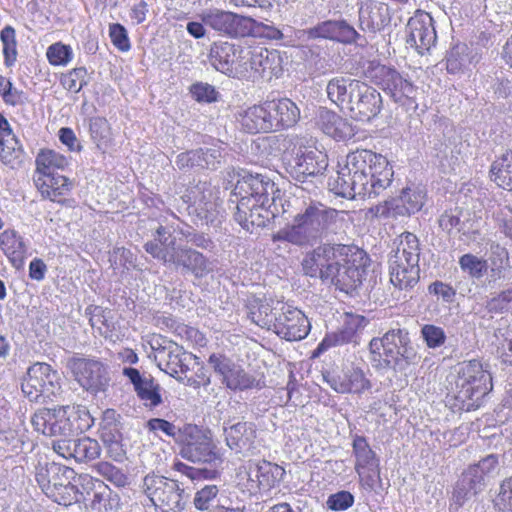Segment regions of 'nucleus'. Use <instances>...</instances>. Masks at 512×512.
Wrapping results in <instances>:
<instances>
[{
	"label": "nucleus",
	"instance_id": "f257e3e1",
	"mask_svg": "<svg viewBox=\"0 0 512 512\" xmlns=\"http://www.w3.org/2000/svg\"><path fill=\"white\" fill-rule=\"evenodd\" d=\"M394 171L386 157L371 150L358 149L346 156L345 164L328 181L338 196L354 199L371 198L387 189Z\"/></svg>",
	"mask_w": 512,
	"mask_h": 512
},
{
	"label": "nucleus",
	"instance_id": "f03ea898",
	"mask_svg": "<svg viewBox=\"0 0 512 512\" xmlns=\"http://www.w3.org/2000/svg\"><path fill=\"white\" fill-rule=\"evenodd\" d=\"M367 260L363 250L326 243L306 253L301 266L304 275L331 283L350 294L362 284Z\"/></svg>",
	"mask_w": 512,
	"mask_h": 512
},
{
	"label": "nucleus",
	"instance_id": "7ed1b4c3",
	"mask_svg": "<svg viewBox=\"0 0 512 512\" xmlns=\"http://www.w3.org/2000/svg\"><path fill=\"white\" fill-rule=\"evenodd\" d=\"M227 175L231 185L225 188H233L231 194L236 198L229 201L237 203L234 218L245 230L265 226L270 217L279 213L276 198L271 197L275 184L268 177L246 171H231Z\"/></svg>",
	"mask_w": 512,
	"mask_h": 512
},
{
	"label": "nucleus",
	"instance_id": "20e7f679",
	"mask_svg": "<svg viewBox=\"0 0 512 512\" xmlns=\"http://www.w3.org/2000/svg\"><path fill=\"white\" fill-rule=\"evenodd\" d=\"M288 206L295 208L292 222L272 235L273 242L312 247L322 240L339 215L337 210L310 198L294 197Z\"/></svg>",
	"mask_w": 512,
	"mask_h": 512
},
{
	"label": "nucleus",
	"instance_id": "39448f33",
	"mask_svg": "<svg viewBox=\"0 0 512 512\" xmlns=\"http://www.w3.org/2000/svg\"><path fill=\"white\" fill-rule=\"evenodd\" d=\"M144 248L153 258L175 268H181L197 279L213 272L209 258L189 246L176 245V238L163 226L157 229L154 240L147 242Z\"/></svg>",
	"mask_w": 512,
	"mask_h": 512
},
{
	"label": "nucleus",
	"instance_id": "423d86ee",
	"mask_svg": "<svg viewBox=\"0 0 512 512\" xmlns=\"http://www.w3.org/2000/svg\"><path fill=\"white\" fill-rule=\"evenodd\" d=\"M371 360L375 366L405 371L410 365L418 363L420 356L412 346L406 329H391L382 337H375L369 343Z\"/></svg>",
	"mask_w": 512,
	"mask_h": 512
},
{
	"label": "nucleus",
	"instance_id": "0eeeda50",
	"mask_svg": "<svg viewBox=\"0 0 512 512\" xmlns=\"http://www.w3.org/2000/svg\"><path fill=\"white\" fill-rule=\"evenodd\" d=\"M491 374L477 360L463 362L458 366L455 380V399L459 409H478L484 397L492 390Z\"/></svg>",
	"mask_w": 512,
	"mask_h": 512
},
{
	"label": "nucleus",
	"instance_id": "6e6552de",
	"mask_svg": "<svg viewBox=\"0 0 512 512\" xmlns=\"http://www.w3.org/2000/svg\"><path fill=\"white\" fill-rule=\"evenodd\" d=\"M179 444L181 457L190 462L208 464L221 462V454L211 437L196 425L185 424L182 427Z\"/></svg>",
	"mask_w": 512,
	"mask_h": 512
},
{
	"label": "nucleus",
	"instance_id": "1a4fd4ad",
	"mask_svg": "<svg viewBox=\"0 0 512 512\" xmlns=\"http://www.w3.org/2000/svg\"><path fill=\"white\" fill-rule=\"evenodd\" d=\"M144 490L153 505L163 512H182L186 501L177 481L159 475L144 478Z\"/></svg>",
	"mask_w": 512,
	"mask_h": 512
},
{
	"label": "nucleus",
	"instance_id": "9d476101",
	"mask_svg": "<svg viewBox=\"0 0 512 512\" xmlns=\"http://www.w3.org/2000/svg\"><path fill=\"white\" fill-rule=\"evenodd\" d=\"M199 18L207 27L230 38L250 36L255 26L251 17L218 8L202 11Z\"/></svg>",
	"mask_w": 512,
	"mask_h": 512
},
{
	"label": "nucleus",
	"instance_id": "9b49d317",
	"mask_svg": "<svg viewBox=\"0 0 512 512\" xmlns=\"http://www.w3.org/2000/svg\"><path fill=\"white\" fill-rule=\"evenodd\" d=\"M21 389L32 402L50 398L60 391L59 376L49 364L37 362L28 368Z\"/></svg>",
	"mask_w": 512,
	"mask_h": 512
},
{
	"label": "nucleus",
	"instance_id": "f8f14e48",
	"mask_svg": "<svg viewBox=\"0 0 512 512\" xmlns=\"http://www.w3.org/2000/svg\"><path fill=\"white\" fill-rule=\"evenodd\" d=\"M68 367L79 385L93 394L105 392L109 386L108 369L100 361L74 357L68 361Z\"/></svg>",
	"mask_w": 512,
	"mask_h": 512
},
{
	"label": "nucleus",
	"instance_id": "ddd939ff",
	"mask_svg": "<svg viewBox=\"0 0 512 512\" xmlns=\"http://www.w3.org/2000/svg\"><path fill=\"white\" fill-rule=\"evenodd\" d=\"M355 457V471L361 485L366 490H373L380 480L379 459L363 436H355L352 443Z\"/></svg>",
	"mask_w": 512,
	"mask_h": 512
},
{
	"label": "nucleus",
	"instance_id": "4468645a",
	"mask_svg": "<svg viewBox=\"0 0 512 512\" xmlns=\"http://www.w3.org/2000/svg\"><path fill=\"white\" fill-rule=\"evenodd\" d=\"M355 93L346 110L350 116L358 121H370L376 117L382 109L381 94L373 87L364 82L355 84Z\"/></svg>",
	"mask_w": 512,
	"mask_h": 512
},
{
	"label": "nucleus",
	"instance_id": "2eb2a0df",
	"mask_svg": "<svg viewBox=\"0 0 512 512\" xmlns=\"http://www.w3.org/2000/svg\"><path fill=\"white\" fill-rule=\"evenodd\" d=\"M271 330L287 341H298L308 335L310 322L302 311L285 304Z\"/></svg>",
	"mask_w": 512,
	"mask_h": 512
},
{
	"label": "nucleus",
	"instance_id": "dca6fc26",
	"mask_svg": "<svg viewBox=\"0 0 512 512\" xmlns=\"http://www.w3.org/2000/svg\"><path fill=\"white\" fill-rule=\"evenodd\" d=\"M406 43L423 55L436 41L433 19L428 13H418L406 25Z\"/></svg>",
	"mask_w": 512,
	"mask_h": 512
},
{
	"label": "nucleus",
	"instance_id": "f3484780",
	"mask_svg": "<svg viewBox=\"0 0 512 512\" xmlns=\"http://www.w3.org/2000/svg\"><path fill=\"white\" fill-rule=\"evenodd\" d=\"M208 362L214 371L222 377L223 383L232 390L251 389L258 385L252 376L223 355L212 354Z\"/></svg>",
	"mask_w": 512,
	"mask_h": 512
},
{
	"label": "nucleus",
	"instance_id": "a211bd4d",
	"mask_svg": "<svg viewBox=\"0 0 512 512\" xmlns=\"http://www.w3.org/2000/svg\"><path fill=\"white\" fill-rule=\"evenodd\" d=\"M374 78L376 84L389 94L395 102H404L406 99H412L415 95L413 84L403 78L394 68L384 65L379 66L375 69Z\"/></svg>",
	"mask_w": 512,
	"mask_h": 512
},
{
	"label": "nucleus",
	"instance_id": "6ab92c4d",
	"mask_svg": "<svg viewBox=\"0 0 512 512\" xmlns=\"http://www.w3.org/2000/svg\"><path fill=\"white\" fill-rule=\"evenodd\" d=\"M308 39H327L344 44H352L359 33L345 20H326L303 31Z\"/></svg>",
	"mask_w": 512,
	"mask_h": 512
},
{
	"label": "nucleus",
	"instance_id": "aec40b11",
	"mask_svg": "<svg viewBox=\"0 0 512 512\" xmlns=\"http://www.w3.org/2000/svg\"><path fill=\"white\" fill-rule=\"evenodd\" d=\"M282 58L277 50L264 47H253L251 78L270 81L282 75Z\"/></svg>",
	"mask_w": 512,
	"mask_h": 512
},
{
	"label": "nucleus",
	"instance_id": "412c9836",
	"mask_svg": "<svg viewBox=\"0 0 512 512\" xmlns=\"http://www.w3.org/2000/svg\"><path fill=\"white\" fill-rule=\"evenodd\" d=\"M419 260L390 256L388 260L390 282L399 290H410L419 281Z\"/></svg>",
	"mask_w": 512,
	"mask_h": 512
},
{
	"label": "nucleus",
	"instance_id": "4be33fe9",
	"mask_svg": "<svg viewBox=\"0 0 512 512\" xmlns=\"http://www.w3.org/2000/svg\"><path fill=\"white\" fill-rule=\"evenodd\" d=\"M328 166L327 157L318 150H305L297 153L289 162L288 171L296 180L322 173Z\"/></svg>",
	"mask_w": 512,
	"mask_h": 512
},
{
	"label": "nucleus",
	"instance_id": "5701e85b",
	"mask_svg": "<svg viewBox=\"0 0 512 512\" xmlns=\"http://www.w3.org/2000/svg\"><path fill=\"white\" fill-rule=\"evenodd\" d=\"M123 374L131 381L137 397L146 408L153 409L162 404L161 387L151 376H142L137 369L131 367H125Z\"/></svg>",
	"mask_w": 512,
	"mask_h": 512
},
{
	"label": "nucleus",
	"instance_id": "b1692460",
	"mask_svg": "<svg viewBox=\"0 0 512 512\" xmlns=\"http://www.w3.org/2000/svg\"><path fill=\"white\" fill-rule=\"evenodd\" d=\"M256 426L252 422L224 423V436L227 446L236 453L252 452L256 439Z\"/></svg>",
	"mask_w": 512,
	"mask_h": 512
},
{
	"label": "nucleus",
	"instance_id": "393cba45",
	"mask_svg": "<svg viewBox=\"0 0 512 512\" xmlns=\"http://www.w3.org/2000/svg\"><path fill=\"white\" fill-rule=\"evenodd\" d=\"M328 383L338 393H363L371 388V382L359 367H350L342 374L332 376Z\"/></svg>",
	"mask_w": 512,
	"mask_h": 512
},
{
	"label": "nucleus",
	"instance_id": "a878e982",
	"mask_svg": "<svg viewBox=\"0 0 512 512\" xmlns=\"http://www.w3.org/2000/svg\"><path fill=\"white\" fill-rule=\"evenodd\" d=\"M285 303L274 298H256L250 302L249 317L256 325L271 330Z\"/></svg>",
	"mask_w": 512,
	"mask_h": 512
},
{
	"label": "nucleus",
	"instance_id": "bb28decb",
	"mask_svg": "<svg viewBox=\"0 0 512 512\" xmlns=\"http://www.w3.org/2000/svg\"><path fill=\"white\" fill-rule=\"evenodd\" d=\"M73 474V469L54 462L45 464L39 463L36 466L35 478L42 491L47 495V492L55 490L61 482L70 480Z\"/></svg>",
	"mask_w": 512,
	"mask_h": 512
},
{
	"label": "nucleus",
	"instance_id": "cd10ccee",
	"mask_svg": "<svg viewBox=\"0 0 512 512\" xmlns=\"http://www.w3.org/2000/svg\"><path fill=\"white\" fill-rule=\"evenodd\" d=\"M188 355L181 351V348L175 346L173 349H164L159 353V368L173 378L187 385L191 384V379L186 377L188 365L185 360Z\"/></svg>",
	"mask_w": 512,
	"mask_h": 512
},
{
	"label": "nucleus",
	"instance_id": "c85d7f7f",
	"mask_svg": "<svg viewBox=\"0 0 512 512\" xmlns=\"http://www.w3.org/2000/svg\"><path fill=\"white\" fill-rule=\"evenodd\" d=\"M33 180L42 197L53 202L62 203V197L72 188V182L60 174L33 176Z\"/></svg>",
	"mask_w": 512,
	"mask_h": 512
},
{
	"label": "nucleus",
	"instance_id": "c756f323",
	"mask_svg": "<svg viewBox=\"0 0 512 512\" xmlns=\"http://www.w3.org/2000/svg\"><path fill=\"white\" fill-rule=\"evenodd\" d=\"M486 477L470 465L462 474L461 478L456 483L454 488L453 497L458 504H462L466 499L476 495L485 487Z\"/></svg>",
	"mask_w": 512,
	"mask_h": 512
},
{
	"label": "nucleus",
	"instance_id": "7c9ffc66",
	"mask_svg": "<svg viewBox=\"0 0 512 512\" xmlns=\"http://www.w3.org/2000/svg\"><path fill=\"white\" fill-rule=\"evenodd\" d=\"M486 477L470 465L462 474L461 478L456 483L454 488L453 497L458 504H462L466 499L476 495L485 487Z\"/></svg>",
	"mask_w": 512,
	"mask_h": 512
},
{
	"label": "nucleus",
	"instance_id": "2f4dec72",
	"mask_svg": "<svg viewBox=\"0 0 512 512\" xmlns=\"http://www.w3.org/2000/svg\"><path fill=\"white\" fill-rule=\"evenodd\" d=\"M317 125L328 136L344 140L352 135L349 123L336 112L320 107L317 113Z\"/></svg>",
	"mask_w": 512,
	"mask_h": 512
},
{
	"label": "nucleus",
	"instance_id": "473e14b6",
	"mask_svg": "<svg viewBox=\"0 0 512 512\" xmlns=\"http://www.w3.org/2000/svg\"><path fill=\"white\" fill-rule=\"evenodd\" d=\"M366 323L367 321L363 316H348L345 327L338 333L327 335L318 345L314 355H318L332 346L342 345L355 341L357 330L363 328Z\"/></svg>",
	"mask_w": 512,
	"mask_h": 512
},
{
	"label": "nucleus",
	"instance_id": "72a5a7b5",
	"mask_svg": "<svg viewBox=\"0 0 512 512\" xmlns=\"http://www.w3.org/2000/svg\"><path fill=\"white\" fill-rule=\"evenodd\" d=\"M0 248L13 267L16 269L23 267L27 246L20 234L12 229L3 231L0 234Z\"/></svg>",
	"mask_w": 512,
	"mask_h": 512
},
{
	"label": "nucleus",
	"instance_id": "f704fd0d",
	"mask_svg": "<svg viewBox=\"0 0 512 512\" xmlns=\"http://www.w3.org/2000/svg\"><path fill=\"white\" fill-rule=\"evenodd\" d=\"M238 44L230 42L214 43L210 50L209 61L219 72L233 77L234 67L237 63L236 53Z\"/></svg>",
	"mask_w": 512,
	"mask_h": 512
},
{
	"label": "nucleus",
	"instance_id": "c9c22d12",
	"mask_svg": "<svg viewBox=\"0 0 512 512\" xmlns=\"http://www.w3.org/2000/svg\"><path fill=\"white\" fill-rule=\"evenodd\" d=\"M360 80L345 76H336L327 83L326 92L328 98L342 110H346L348 104L355 93V84H360Z\"/></svg>",
	"mask_w": 512,
	"mask_h": 512
},
{
	"label": "nucleus",
	"instance_id": "e433bc0d",
	"mask_svg": "<svg viewBox=\"0 0 512 512\" xmlns=\"http://www.w3.org/2000/svg\"><path fill=\"white\" fill-rule=\"evenodd\" d=\"M77 411L74 406H61L56 408L55 419L49 437H72L83 427L75 426Z\"/></svg>",
	"mask_w": 512,
	"mask_h": 512
},
{
	"label": "nucleus",
	"instance_id": "4c0bfd02",
	"mask_svg": "<svg viewBox=\"0 0 512 512\" xmlns=\"http://www.w3.org/2000/svg\"><path fill=\"white\" fill-rule=\"evenodd\" d=\"M36 170L34 176L59 174L57 170H64L68 159L54 150H41L35 159Z\"/></svg>",
	"mask_w": 512,
	"mask_h": 512
},
{
	"label": "nucleus",
	"instance_id": "58836bf2",
	"mask_svg": "<svg viewBox=\"0 0 512 512\" xmlns=\"http://www.w3.org/2000/svg\"><path fill=\"white\" fill-rule=\"evenodd\" d=\"M270 109L264 107V103L249 107L241 117L242 128L251 134L259 132H270L267 115Z\"/></svg>",
	"mask_w": 512,
	"mask_h": 512
},
{
	"label": "nucleus",
	"instance_id": "ea45409f",
	"mask_svg": "<svg viewBox=\"0 0 512 512\" xmlns=\"http://www.w3.org/2000/svg\"><path fill=\"white\" fill-rule=\"evenodd\" d=\"M255 477L259 484V490H268L276 486L283 480L285 470L278 464L271 463L266 460L256 462Z\"/></svg>",
	"mask_w": 512,
	"mask_h": 512
},
{
	"label": "nucleus",
	"instance_id": "a19ab883",
	"mask_svg": "<svg viewBox=\"0 0 512 512\" xmlns=\"http://www.w3.org/2000/svg\"><path fill=\"white\" fill-rule=\"evenodd\" d=\"M271 108L280 118V127L283 129L295 126L300 119L299 107L289 98L276 99Z\"/></svg>",
	"mask_w": 512,
	"mask_h": 512
},
{
	"label": "nucleus",
	"instance_id": "79ce46f5",
	"mask_svg": "<svg viewBox=\"0 0 512 512\" xmlns=\"http://www.w3.org/2000/svg\"><path fill=\"white\" fill-rule=\"evenodd\" d=\"M490 172L498 186L512 191V150L495 161Z\"/></svg>",
	"mask_w": 512,
	"mask_h": 512
},
{
	"label": "nucleus",
	"instance_id": "37998d69",
	"mask_svg": "<svg viewBox=\"0 0 512 512\" xmlns=\"http://www.w3.org/2000/svg\"><path fill=\"white\" fill-rule=\"evenodd\" d=\"M471 62L469 48L465 43L455 44L447 53L446 69L449 73L462 72Z\"/></svg>",
	"mask_w": 512,
	"mask_h": 512
},
{
	"label": "nucleus",
	"instance_id": "c03bdc74",
	"mask_svg": "<svg viewBox=\"0 0 512 512\" xmlns=\"http://www.w3.org/2000/svg\"><path fill=\"white\" fill-rule=\"evenodd\" d=\"M396 244L390 256L419 260L420 248L416 235L404 232L397 238Z\"/></svg>",
	"mask_w": 512,
	"mask_h": 512
},
{
	"label": "nucleus",
	"instance_id": "a18cd8bd",
	"mask_svg": "<svg viewBox=\"0 0 512 512\" xmlns=\"http://www.w3.org/2000/svg\"><path fill=\"white\" fill-rule=\"evenodd\" d=\"M100 438L107 447L110 457L116 461L123 459L125 452L120 443V433L114 426L101 425Z\"/></svg>",
	"mask_w": 512,
	"mask_h": 512
},
{
	"label": "nucleus",
	"instance_id": "49530a36",
	"mask_svg": "<svg viewBox=\"0 0 512 512\" xmlns=\"http://www.w3.org/2000/svg\"><path fill=\"white\" fill-rule=\"evenodd\" d=\"M0 146V159L4 164L14 166L21 162L24 151L14 134L0 139Z\"/></svg>",
	"mask_w": 512,
	"mask_h": 512
},
{
	"label": "nucleus",
	"instance_id": "de8ad7c7",
	"mask_svg": "<svg viewBox=\"0 0 512 512\" xmlns=\"http://www.w3.org/2000/svg\"><path fill=\"white\" fill-rule=\"evenodd\" d=\"M73 458L78 462L91 461L100 455L99 443L89 437L76 439L73 444Z\"/></svg>",
	"mask_w": 512,
	"mask_h": 512
},
{
	"label": "nucleus",
	"instance_id": "09e8293b",
	"mask_svg": "<svg viewBox=\"0 0 512 512\" xmlns=\"http://www.w3.org/2000/svg\"><path fill=\"white\" fill-rule=\"evenodd\" d=\"M79 495L80 493L76 486L72 485L70 480H66V482H61L55 490L47 492L46 496L60 505L69 506L80 500Z\"/></svg>",
	"mask_w": 512,
	"mask_h": 512
},
{
	"label": "nucleus",
	"instance_id": "8fccbe9b",
	"mask_svg": "<svg viewBox=\"0 0 512 512\" xmlns=\"http://www.w3.org/2000/svg\"><path fill=\"white\" fill-rule=\"evenodd\" d=\"M197 216L208 225L217 226L220 223L223 209L220 200L202 202L194 205Z\"/></svg>",
	"mask_w": 512,
	"mask_h": 512
},
{
	"label": "nucleus",
	"instance_id": "3c124183",
	"mask_svg": "<svg viewBox=\"0 0 512 512\" xmlns=\"http://www.w3.org/2000/svg\"><path fill=\"white\" fill-rule=\"evenodd\" d=\"M256 462L249 461L247 464L241 465L237 469L236 482L237 485L250 494L256 493L259 490V484L255 477Z\"/></svg>",
	"mask_w": 512,
	"mask_h": 512
},
{
	"label": "nucleus",
	"instance_id": "603ef678",
	"mask_svg": "<svg viewBox=\"0 0 512 512\" xmlns=\"http://www.w3.org/2000/svg\"><path fill=\"white\" fill-rule=\"evenodd\" d=\"M459 266L464 273L476 279L483 277L488 269L485 259L471 253L464 254L459 258Z\"/></svg>",
	"mask_w": 512,
	"mask_h": 512
},
{
	"label": "nucleus",
	"instance_id": "864d4df0",
	"mask_svg": "<svg viewBox=\"0 0 512 512\" xmlns=\"http://www.w3.org/2000/svg\"><path fill=\"white\" fill-rule=\"evenodd\" d=\"M0 39L3 44L4 62L7 67L12 66L17 58V41L15 29L11 26H5L0 33Z\"/></svg>",
	"mask_w": 512,
	"mask_h": 512
},
{
	"label": "nucleus",
	"instance_id": "5fc2aeb1",
	"mask_svg": "<svg viewBox=\"0 0 512 512\" xmlns=\"http://www.w3.org/2000/svg\"><path fill=\"white\" fill-rule=\"evenodd\" d=\"M253 47L238 45L233 77L251 78Z\"/></svg>",
	"mask_w": 512,
	"mask_h": 512
},
{
	"label": "nucleus",
	"instance_id": "6e6d98bb",
	"mask_svg": "<svg viewBox=\"0 0 512 512\" xmlns=\"http://www.w3.org/2000/svg\"><path fill=\"white\" fill-rule=\"evenodd\" d=\"M90 134L98 148L106 146L110 139V126L103 117H93L89 123Z\"/></svg>",
	"mask_w": 512,
	"mask_h": 512
},
{
	"label": "nucleus",
	"instance_id": "4d7b16f0",
	"mask_svg": "<svg viewBox=\"0 0 512 512\" xmlns=\"http://www.w3.org/2000/svg\"><path fill=\"white\" fill-rule=\"evenodd\" d=\"M56 415V408H42L37 410L31 417V424L35 431L42 433L45 436H49L51 428L54 423Z\"/></svg>",
	"mask_w": 512,
	"mask_h": 512
},
{
	"label": "nucleus",
	"instance_id": "13d9d810",
	"mask_svg": "<svg viewBox=\"0 0 512 512\" xmlns=\"http://www.w3.org/2000/svg\"><path fill=\"white\" fill-rule=\"evenodd\" d=\"M197 153L199 156V168L216 170L220 167L224 160L222 150L219 147L200 148L197 149Z\"/></svg>",
	"mask_w": 512,
	"mask_h": 512
},
{
	"label": "nucleus",
	"instance_id": "bf43d9fd",
	"mask_svg": "<svg viewBox=\"0 0 512 512\" xmlns=\"http://www.w3.org/2000/svg\"><path fill=\"white\" fill-rule=\"evenodd\" d=\"M376 214L386 218L408 217L412 215L400 197L386 201L382 206H377Z\"/></svg>",
	"mask_w": 512,
	"mask_h": 512
},
{
	"label": "nucleus",
	"instance_id": "052dcab7",
	"mask_svg": "<svg viewBox=\"0 0 512 512\" xmlns=\"http://www.w3.org/2000/svg\"><path fill=\"white\" fill-rule=\"evenodd\" d=\"M86 76V68H74L61 77V84L65 89L78 93L87 84Z\"/></svg>",
	"mask_w": 512,
	"mask_h": 512
},
{
	"label": "nucleus",
	"instance_id": "680f3d73",
	"mask_svg": "<svg viewBox=\"0 0 512 512\" xmlns=\"http://www.w3.org/2000/svg\"><path fill=\"white\" fill-rule=\"evenodd\" d=\"M96 472L106 480L112 482L117 486H124L127 478L121 469L112 465L109 462H99L95 465Z\"/></svg>",
	"mask_w": 512,
	"mask_h": 512
},
{
	"label": "nucleus",
	"instance_id": "e2e57ef3",
	"mask_svg": "<svg viewBox=\"0 0 512 512\" xmlns=\"http://www.w3.org/2000/svg\"><path fill=\"white\" fill-rule=\"evenodd\" d=\"M219 489L216 485H206L195 493L193 503L196 509L208 510L215 501Z\"/></svg>",
	"mask_w": 512,
	"mask_h": 512
},
{
	"label": "nucleus",
	"instance_id": "0e129e2a",
	"mask_svg": "<svg viewBox=\"0 0 512 512\" xmlns=\"http://www.w3.org/2000/svg\"><path fill=\"white\" fill-rule=\"evenodd\" d=\"M46 55L52 65H66L72 58V49L70 46L58 42L47 49Z\"/></svg>",
	"mask_w": 512,
	"mask_h": 512
},
{
	"label": "nucleus",
	"instance_id": "69168bd1",
	"mask_svg": "<svg viewBox=\"0 0 512 512\" xmlns=\"http://www.w3.org/2000/svg\"><path fill=\"white\" fill-rule=\"evenodd\" d=\"M219 190L208 182H199L192 190L193 205L202 202L220 200Z\"/></svg>",
	"mask_w": 512,
	"mask_h": 512
},
{
	"label": "nucleus",
	"instance_id": "338daca9",
	"mask_svg": "<svg viewBox=\"0 0 512 512\" xmlns=\"http://www.w3.org/2000/svg\"><path fill=\"white\" fill-rule=\"evenodd\" d=\"M109 37L112 44L121 52H127L131 48L130 40L126 28L114 23L109 26Z\"/></svg>",
	"mask_w": 512,
	"mask_h": 512
},
{
	"label": "nucleus",
	"instance_id": "774afa93",
	"mask_svg": "<svg viewBox=\"0 0 512 512\" xmlns=\"http://www.w3.org/2000/svg\"><path fill=\"white\" fill-rule=\"evenodd\" d=\"M495 504L502 512H512V476L502 482Z\"/></svg>",
	"mask_w": 512,
	"mask_h": 512
}]
</instances>
